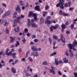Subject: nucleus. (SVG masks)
<instances>
[{
  "mask_svg": "<svg viewBox=\"0 0 77 77\" xmlns=\"http://www.w3.org/2000/svg\"><path fill=\"white\" fill-rule=\"evenodd\" d=\"M36 35H33L32 36V39H33V38H36Z\"/></svg>",
  "mask_w": 77,
  "mask_h": 77,
  "instance_id": "nucleus-47",
  "label": "nucleus"
},
{
  "mask_svg": "<svg viewBox=\"0 0 77 77\" xmlns=\"http://www.w3.org/2000/svg\"><path fill=\"white\" fill-rule=\"evenodd\" d=\"M7 17V16L5 14H5H4L2 15V18H4L5 17Z\"/></svg>",
  "mask_w": 77,
  "mask_h": 77,
  "instance_id": "nucleus-45",
  "label": "nucleus"
},
{
  "mask_svg": "<svg viewBox=\"0 0 77 77\" xmlns=\"http://www.w3.org/2000/svg\"><path fill=\"white\" fill-rule=\"evenodd\" d=\"M33 12L32 11H30L29 12V15H28V17H31L33 15Z\"/></svg>",
  "mask_w": 77,
  "mask_h": 77,
  "instance_id": "nucleus-15",
  "label": "nucleus"
},
{
  "mask_svg": "<svg viewBox=\"0 0 77 77\" xmlns=\"http://www.w3.org/2000/svg\"><path fill=\"white\" fill-rule=\"evenodd\" d=\"M49 41L50 42V44H51V43H52V40L50 38H49Z\"/></svg>",
  "mask_w": 77,
  "mask_h": 77,
  "instance_id": "nucleus-41",
  "label": "nucleus"
},
{
  "mask_svg": "<svg viewBox=\"0 0 77 77\" xmlns=\"http://www.w3.org/2000/svg\"><path fill=\"white\" fill-rule=\"evenodd\" d=\"M56 42H53V44H54L53 48L54 49H56L57 48V46H56L55 47V45H56Z\"/></svg>",
  "mask_w": 77,
  "mask_h": 77,
  "instance_id": "nucleus-22",
  "label": "nucleus"
},
{
  "mask_svg": "<svg viewBox=\"0 0 77 77\" xmlns=\"http://www.w3.org/2000/svg\"><path fill=\"white\" fill-rule=\"evenodd\" d=\"M24 32H25V33H27V32H28V29L27 28H25L24 29Z\"/></svg>",
  "mask_w": 77,
  "mask_h": 77,
  "instance_id": "nucleus-44",
  "label": "nucleus"
},
{
  "mask_svg": "<svg viewBox=\"0 0 77 77\" xmlns=\"http://www.w3.org/2000/svg\"><path fill=\"white\" fill-rule=\"evenodd\" d=\"M66 57H65L63 59V62L65 63H67V62H68V59L66 60Z\"/></svg>",
  "mask_w": 77,
  "mask_h": 77,
  "instance_id": "nucleus-18",
  "label": "nucleus"
},
{
  "mask_svg": "<svg viewBox=\"0 0 77 77\" xmlns=\"http://www.w3.org/2000/svg\"><path fill=\"white\" fill-rule=\"evenodd\" d=\"M74 9V8H70L69 9V11H72Z\"/></svg>",
  "mask_w": 77,
  "mask_h": 77,
  "instance_id": "nucleus-60",
  "label": "nucleus"
},
{
  "mask_svg": "<svg viewBox=\"0 0 77 77\" xmlns=\"http://www.w3.org/2000/svg\"><path fill=\"white\" fill-rule=\"evenodd\" d=\"M17 24L16 23H14V24H13V27H15L16 25Z\"/></svg>",
  "mask_w": 77,
  "mask_h": 77,
  "instance_id": "nucleus-57",
  "label": "nucleus"
},
{
  "mask_svg": "<svg viewBox=\"0 0 77 77\" xmlns=\"http://www.w3.org/2000/svg\"><path fill=\"white\" fill-rule=\"evenodd\" d=\"M65 54L67 56H69V54H68V53L67 51H66L65 52Z\"/></svg>",
  "mask_w": 77,
  "mask_h": 77,
  "instance_id": "nucleus-37",
  "label": "nucleus"
},
{
  "mask_svg": "<svg viewBox=\"0 0 77 77\" xmlns=\"http://www.w3.org/2000/svg\"><path fill=\"white\" fill-rule=\"evenodd\" d=\"M45 23L48 26H49L50 24H51V20H46Z\"/></svg>",
  "mask_w": 77,
  "mask_h": 77,
  "instance_id": "nucleus-17",
  "label": "nucleus"
},
{
  "mask_svg": "<svg viewBox=\"0 0 77 77\" xmlns=\"http://www.w3.org/2000/svg\"><path fill=\"white\" fill-rule=\"evenodd\" d=\"M61 39H63V34L61 35Z\"/></svg>",
  "mask_w": 77,
  "mask_h": 77,
  "instance_id": "nucleus-63",
  "label": "nucleus"
},
{
  "mask_svg": "<svg viewBox=\"0 0 77 77\" xmlns=\"http://www.w3.org/2000/svg\"><path fill=\"white\" fill-rule=\"evenodd\" d=\"M22 61H23L24 62H26V58L24 57L22 58L21 59Z\"/></svg>",
  "mask_w": 77,
  "mask_h": 77,
  "instance_id": "nucleus-43",
  "label": "nucleus"
},
{
  "mask_svg": "<svg viewBox=\"0 0 77 77\" xmlns=\"http://www.w3.org/2000/svg\"><path fill=\"white\" fill-rule=\"evenodd\" d=\"M65 38H64V39H61L62 42L63 43H65L66 41H65Z\"/></svg>",
  "mask_w": 77,
  "mask_h": 77,
  "instance_id": "nucleus-39",
  "label": "nucleus"
},
{
  "mask_svg": "<svg viewBox=\"0 0 77 77\" xmlns=\"http://www.w3.org/2000/svg\"><path fill=\"white\" fill-rule=\"evenodd\" d=\"M28 6H29V3H28V2H27L26 4V5L25 6V7L26 8H27Z\"/></svg>",
  "mask_w": 77,
  "mask_h": 77,
  "instance_id": "nucleus-55",
  "label": "nucleus"
},
{
  "mask_svg": "<svg viewBox=\"0 0 77 77\" xmlns=\"http://www.w3.org/2000/svg\"><path fill=\"white\" fill-rule=\"evenodd\" d=\"M74 26V24H71L70 26V29H73Z\"/></svg>",
  "mask_w": 77,
  "mask_h": 77,
  "instance_id": "nucleus-29",
  "label": "nucleus"
},
{
  "mask_svg": "<svg viewBox=\"0 0 77 77\" xmlns=\"http://www.w3.org/2000/svg\"><path fill=\"white\" fill-rule=\"evenodd\" d=\"M55 63L56 65H58L59 64V62L58 61V59H56L55 61Z\"/></svg>",
  "mask_w": 77,
  "mask_h": 77,
  "instance_id": "nucleus-26",
  "label": "nucleus"
},
{
  "mask_svg": "<svg viewBox=\"0 0 77 77\" xmlns=\"http://www.w3.org/2000/svg\"><path fill=\"white\" fill-rule=\"evenodd\" d=\"M58 74H59V75H62V73H61V72L60 71H59Z\"/></svg>",
  "mask_w": 77,
  "mask_h": 77,
  "instance_id": "nucleus-62",
  "label": "nucleus"
},
{
  "mask_svg": "<svg viewBox=\"0 0 77 77\" xmlns=\"http://www.w3.org/2000/svg\"><path fill=\"white\" fill-rule=\"evenodd\" d=\"M50 68H51V69H50V72L52 73L54 75L56 74V72L54 71L55 68L54 67H51Z\"/></svg>",
  "mask_w": 77,
  "mask_h": 77,
  "instance_id": "nucleus-3",
  "label": "nucleus"
},
{
  "mask_svg": "<svg viewBox=\"0 0 77 77\" xmlns=\"http://www.w3.org/2000/svg\"><path fill=\"white\" fill-rule=\"evenodd\" d=\"M72 24H73V25H74V24H77V23L75 21H74V20H73V21Z\"/></svg>",
  "mask_w": 77,
  "mask_h": 77,
  "instance_id": "nucleus-54",
  "label": "nucleus"
},
{
  "mask_svg": "<svg viewBox=\"0 0 77 77\" xmlns=\"http://www.w3.org/2000/svg\"><path fill=\"white\" fill-rule=\"evenodd\" d=\"M61 27L62 29H65L66 28V25L63 23L61 25Z\"/></svg>",
  "mask_w": 77,
  "mask_h": 77,
  "instance_id": "nucleus-23",
  "label": "nucleus"
},
{
  "mask_svg": "<svg viewBox=\"0 0 77 77\" xmlns=\"http://www.w3.org/2000/svg\"><path fill=\"white\" fill-rule=\"evenodd\" d=\"M31 56H35V57H37L39 56V54H38V52H32L31 53Z\"/></svg>",
  "mask_w": 77,
  "mask_h": 77,
  "instance_id": "nucleus-7",
  "label": "nucleus"
},
{
  "mask_svg": "<svg viewBox=\"0 0 77 77\" xmlns=\"http://www.w3.org/2000/svg\"><path fill=\"white\" fill-rule=\"evenodd\" d=\"M11 71L13 72V73H16V70L14 68H11Z\"/></svg>",
  "mask_w": 77,
  "mask_h": 77,
  "instance_id": "nucleus-27",
  "label": "nucleus"
},
{
  "mask_svg": "<svg viewBox=\"0 0 77 77\" xmlns=\"http://www.w3.org/2000/svg\"><path fill=\"white\" fill-rule=\"evenodd\" d=\"M49 64V63L46 62V61H44L42 63V65H48Z\"/></svg>",
  "mask_w": 77,
  "mask_h": 77,
  "instance_id": "nucleus-24",
  "label": "nucleus"
},
{
  "mask_svg": "<svg viewBox=\"0 0 77 77\" xmlns=\"http://www.w3.org/2000/svg\"><path fill=\"white\" fill-rule=\"evenodd\" d=\"M18 51H19V53H21V51H22V50H21V48H19V50H18Z\"/></svg>",
  "mask_w": 77,
  "mask_h": 77,
  "instance_id": "nucleus-58",
  "label": "nucleus"
},
{
  "mask_svg": "<svg viewBox=\"0 0 77 77\" xmlns=\"http://www.w3.org/2000/svg\"><path fill=\"white\" fill-rule=\"evenodd\" d=\"M15 9L16 11H17L18 13H21V8L19 5H17V7L15 8Z\"/></svg>",
  "mask_w": 77,
  "mask_h": 77,
  "instance_id": "nucleus-4",
  "label": "nucleus"
},
{
  "mask_svg": "<svg viewBox=\"0 0 77 77\" xmlns=\"http://www.w3.org/2000/svg\"><path fill=\"white\" fill-rule=\"evenodd\" d=\"M35 10H36L37 11H41L40 8H39V6L37 5L34 8Z\"/></svg>",
  "mask_w": 77,
  "mask_h": 77,
  "instance_id": "nucleus-11",
  "label": "nucleus"
},
{
  "mask_svg": "<svg viewBox=\"0 0 77 77\" xmlns=\"http://www.w3.org/2000/svg\"><path fill=\"white\" fill-rule=\"evenodd\" d=\"M58 27L59 25L57 24H55L54 26H52L50 27V31L51 32V33H53V29L56 30V29H57V28H58Z\"/></svg>",
  "mask_w": 77,
  "mask_h": 77,
  "instance_id": "nucleus-2",
  "label": "nucleus"
},
{
  "mask_svg": "<svg viewBox=\"0 0 77 77\" xmlns=\"http://www.w3.org/2000/svg\"><path fill=\"white\" fill-rule=\"evenodd\" d=\"M17 15V11H15L14 13V15Z\"/></svg>",
  "mask_w": 77,
  "mask_h": 77,
  "instance_id": "nucleus-61",
  "label": "nucleus"
},
{
  "mask_svg": "<svg viewBox=\"0 0 77 77\" xmlns=\"http://www.w3.org/2000/svg\"><path fill=\"white\" fill-rule=\"evenodd\" d=\"M28 59L30 61V62H33V59L30 57H29L28 58Z\"/></svg>",
  "mask_w": 77,
  "mask_h": 77,
  "instance_id": "nucleus-35",
  "label": "nucleus"
},
{
  "mask_svg": "<svg viewBox=\"0 0 77 77\" xmlns=\"http://www.w3.org/2000/svg\"><path fill=\"white\" fill-rule=\"evenodd\" d=\"M21 19V17H17V20H15L14 21V22L15 23H20V24H21V21L20 20Z\"/></svg>",
  "mask_w": 77,
  "mask_h": 77,
  "instance_id": "nucleus-9",
  "label": "nucleus"
},
{
  "mask_svg": "<svg viewBox=\"0 0 77 77\" xmlns=\"http://www.w3.org/2000/svg\"><path fill=\"white\" fill-rule=\"evenodd\" d=\"M40 20L41 21H42L41 22H40L41 23V24L42 23V22H43L44 21V18H43L42 17H40Z\"/></svg>",
  "mask_w": 77,
  "mask_h": 77,
  "instance_id": "nucleus-31",
  "label": "nucleus"
},
{
  "mask_svg": "<svg viewBox=\"0 0 77 77\" xmlns=\"http://www.w3.org/2000/svg\"><path fill=\"white\" fill-rule=\"evenodd\" d=\"M70 57H74V54L72 52H71L70 53Z\"/></svg>",
  "mask_w": 77,
  "mask_h": 77,
  "instance_id": "nucleus-32",
  "label": "nucleus"
},
{
  "mask_svg": "<svg viewBox=\"0 0 77 77\" xmlns=\"http://www.w3.org/2000/svg\"><path fill=\"white\" fill-rule=\"evenodd\" d=\"M31 23H33V22H35V20H34V19H31Z\"/></svg>",
  "mask_w": 77,
  "mask_h": 77,
  "instance_id": "nucleus-64",
  "label": "nucleus"
},
{
  "mask_svg": "<svg viewBox=\"0 0 77 77\" xmlns=\"http://www.w3.org/2000/svg\"><path fill=\"white\" fill-rule=\"evenodd\" d=\"M41 48H37L36 51H41Z\"/></svg>",
  "mask_w": 77,
  "mask_h": 77,
  "instance_id": "nucleus-48",
  "label": "nucleus"
},
{
  "mask_svg": "<svg viewBox=\"0 0 77 77\" xmlns=\"http://www.w3.org/2000/svg\"><path fill=\"white\" fill-rule=\"evenodd\" d=\"M4 23H5L4 26H8V24H9V22H7V20H5Z\"/></svg>",
  "mask_w": 77,
  "mask_h": 77,
  "instance_id": "nucleus-25",
  "label": "nucleus"
},
{
  "mask_svg": "<svg viewBox=\"0 0 77 77\" xmlns=\"http://www.w3.org/2000/svg\"><path fill=\"white\" fill-rule=\"evenodd\" d=\"M14 62L13 59H10L9 61V63H11V62Z\"/></svg>",
  "mask_w": 77,
  "mask_h": 77,
  "instance_id": "nucleus-40",
  "label": "nucleus"
},
{
  "mask_svg": "<svg viewBox=\"0 0 77 77\" xmlns=\"http://www.w3.org/2000/svg\"><path fill=\"white\" fill-rule=\"evenodd\" d=\"M56 52H54L53 53V54H51L50 56L51 57V56H53L54 55H56Z\"/></svg>",
  "mask_w": 77,
  "mask_h": 77,
  "instance_id": "nucleus-30",
  "label": "nucleus"
},
{
  "mask_svg": "<svg viewBox=\"0 0 77 77\" xmlns=\"http://www.w3.org/2000/svg\"><path fill=\"white\" fill-rule=\"evenodd\" d=\"M53 39L57 40V39H58V37H57V36L55 35H53Z\"/></svg>",
  "mask_w": 77,
  "mask_h": 77,
  "instance_id": "nucleus-28",
  "label": "nucleus"
},
{
  "mask_svg": "<svg viewBox=\"0 0 77 77\" xmlns=\"http://www.w3.org/2000/svg\"><path fill=\"white\" fill-rule=\"evenodd\" d=\"M30 25L32 26V27H38V25L36 24L35 23H32L30 24Z\"/></svg>",
  "mask_w": 77,
  "mask_h": 77,
  "instance_id": "nucleus-14",
  "label": "nucleus"
},
{
  "mask_svg": "<svg viewBox=\"0 0 77 77\" xmlns=\"http://www.w3.org/2000/svg\"><path fill=\"white\" fill-rule=\"evenodd\" d=\"M50 18H51V16H48L46 19V20H50Z\"/></svg>",
  "mask_w": 77,
  "mask_h": 77,
  "instance_id": "nucleus-38",
  "label": "nucleus"
},
{
  "mask_svg": "<svg viewBox=\"0 0 77 77\" xmlns=\"http://www.w3.org/2000/svg\"><path fill=\"white\" fill-rule=\"evenodd\" d=\"M37 48L34 46H33L31 47V50L33 51H36Z\"/></svg>",
  "mask_w": 77,
  "mask_h": 77,
  "instance_id": "nucleus-12",
  "label": "nucleus"
},
{
  "mask_svg": "<svg viewBox=\"0 0 77 77\" xmlns=\"http://www.w3.org/2000/svg\"><path fill=\"white\" fill-rule=\"evenodd\" d=\"M19 61H18V60L17 59L16 60V61L15 62V64H17V63H18V62Z\"/></svg>",
  "mask_w": 77,
  "mask_h": 77,
  "instance_id": "nucleus-53",
  "label": "nucleus"
},
{
  "mask_svg": "<svg viewBox=\"0 0 77 77\" xmlns=\"http://www.w3.org/2000/svg\"><path fill=\"white\" fill-rule=\"evenodd\" d=\"M20 30V27L18 26L17 27V28H15L14 29V31L15 32V33H18Z\"/></svg>",
  "mask_w": 77,
  "mask_h": 77,
  "instance_id": "nucleus-10",
  "label": "nucleus"
},
{
  "mask_svg": "<svg viewBox=\"0 0 77 77\" xmlns=\"http://www.w3.org/2000/svg\"><path fill=\"white\" fill-rule=\"evenodd\" d=\"M16 53H13L11 54V56H13V59H15L16 58Z\"/></svg>",
  "mask_w": 77,
  "mask_h": 77,
  "instance_id": "nucleus-20",
  "label": "nucleus"
},
{
  "mask_svg": "<svg viewBox=\"0 0 77 77\" xmlns=\"http://www.w3.org/2000/svg\"><path fill=\"white\" fill-rule=\"evenodd\" d=\"M32 16V17H34V19L35 20V21H38V19L37 18V14H36L33 13Z\"/></svg>",
  "mask_w": 77,
  "mask_h": 77,
  "instance_id": "nucleus-8",
  "label": "nucleus"
},
{
  "mask_svg": "<svg viewBox=\"0 0 77 77\" xmlns=\"http://www.w3.org/2000/svg\"><path fill=\"white\" fill-rule=\"evenodd\" d=\"M26 76H30V74H29V73H28L27 72H26Z\"/></svg>",
  "mask_w": 77,
  "mask_h": 77,
  "instance_id": "nucleus-46",
  "label": "nucleus"
},
{
  "mask_svg": "<svg viewBox=\"0 0 77 77\" xmlns=\"http://www.w3.org/2000/svg\"><path fill=\"white\" fill-rule=\"evenodd\" d=\"M22 42H23L24 43L26 42V38H24L23 40H22Z\"/></svg>",
  "mask_w": 77,
  "mask_h": 77,
  "instance_id": "nucleus-50",
  "label": "nucleus"
},
{
  "mask_svg": "<svg viewBox=\"0 0 77 77\" xmlns=\"http://www.w3.org/2000/svg\"><path fill=\"white\" fill-rule=\"evenodd\" d=\"M73 75L75 77H77V72H75L73 73Z\"/></svg>",
  "mask_w": 77,
  "mask_h": 77,
  "instance_id": "nucleus-42",
  "label": "nucleus"
},
{
  "mask_svg": "<svg viewBox=\"0 0 77 77\" xmlns=\"http://www.w3.org/2000/svg\"><path fill=\"white\" fill-rule=\"evenodd\" d=\"M23 3V1L20 2H19L20 5H21V6H23V5H24V4Z\"/></svg>",
  "mask_w": 77,
  "mask_h": 77,
  "instance_id": "nucleus-36",
  "label": "nucleus"
},
{
  "mask_svg": "<svg viewBox=\"0 0 77 77\" xmlns=\"http://www.w3.org/2000/svg\"><path fill=\"white\" fill-rule=\"evenodd\" d=\"M67 45L69 46V49H71V50H72L73 48L74 47L73 45H72V44H68Z\"/></svg>",
  "mask_w": 77,
  "mask_h": 77,
  "instance_id": "nucleus-13",
  "label": "nucleus"
},
{
  "mask_svg": "<svg viewBox=\"0 0 77 77\" xmlns=\"http://www.w3.org/2000/svg\"><path fill=\"white\" fill-rule=\"evenodd\" d=\"M26 35H27V37H29L30 36V33H29V32H28L26 34Z\"/></svg>",
  "mask_w": 77,
  "mask_h": 77,
  "instance_id": "nucleus-49",
  "label": "nucleus"
},
{
  "mask_svg": "<svg viewBox=\"0 0 77 77\" xmlns=\"http://www.w3.org/2000/svg\"><path fill=\"white\" fill-rule=\"evenodd\" d=\"M59 13L60 14V15H63V17H65V16H66V17H68L69 14L67 13H65L64 12H63L62 10H60L59 12Z\"/></svg>",
  "mask_w": 77,
  "mask_h": 77,
  "instance_id": "nucleus-5",
  "label": "nucleus"
},
{
  "mask_svg": "<svg viewBox=\"0 0 77 77\" xmlns=\"http://www.w3.org/2000/svg\"><path fill=\"white\" fill-rule=\"evenodd\" d=\"M9 51V48H8L7 49L6 51H5V55H8V56H9L10 55L12 54V51H10L8 53V51Z\"/></svg>",
  "mask_w": 77,
  "mask_h": 77,
  "instance_id": "nucleus-6",
  "label": "nucleus"
},
{
  "mask_svg": "<svg viewBox=\"0 0 77 77\" xmlns=\"http://www.w3.org/2000/svg\"><path fill=\"white\" fill-rule=\"evenodd\" d=\"M49 8H50V7L48 5H47L45 7V9L47 11L48 9H49Z\"/></svg>",
  "mask_w": 77,
  "mask_h": 77,
  "instance_id": "nucleus-34",
  "label": "nucleus"
},
{
  "mask_svg": "<svg viewBox=\"0 0 77 77\" xmlns=\"http://www.w3.org/2000/svg\"><path fill=\"white\" fill-rule=\"evenodd\" d=\"M10 41L11 43H12V42H14V40H15V38L12 37H10Z\"/></svg>",
  "mask_w": 77,
  "mask_h": 77,
  "instance_id": "nucleus-16",
  "label": "nucleus"
},
{
  "mask_svg": "<svg viewBox=\"0 0 77 77\" xmlns=\"http://www.w3.org/2000/svg\"><path fill=\"white\" fill-rule=\"evenodd\" d=\"M24 18V16L21 15L20 16V18Z\"/></svg>",
  "mask_w": 77,
  "mask_h": 77,
  "instance_id": "nucleus-56",
  "label": "nucleus"
},
{
  "mask_svg": "<svg viewBox=\"0 0 77 77\" xmlns=\"http://www.w3.org/2000/svg\"><path fill=\"white\" fill-rule=\"evenodd\" d=\"M5 61H4V60H2L1 61V63H3V64H4L5 63Z\"/></svg>",
  "mask_w": 77,
  "mask_h": 77,
  "instance_id": "nucleus-52",
  "label": "nucleus"
},
{
  "mask_svg": "<svg viewBox=\"0 0 77 77\" xmlns=\"http://www.w3.org/2000/svg\"><path fill=\"white\" fill-rule=\"evenodd\" d=\"M27 21H28V24H30V23H31V21H30V19H27Z\"/></svg>",
  "mask_w": 77,
  "mask_h": 77,
  "instance_id": "nucleus-59",
  "label": "nucleus"
},
{
  "mask_svg": "<svg viewBox=\"0 0 77 77\" xmlns=\"http://www.w3.org/2000/svg\"><path fill=\"white\" fill-rule=\"evenodd\" d=\"M2 5L3 6H4V7H5V8H6V5L4 3H3L2 4Z\"/></svg>",
  "mask_w": 77,
  "mask_h": 77,
  "instance_id": "nucleus-51",
  "label": "nucleus"
},
{
  "mask_svg": "<svg viewBox=\"0 0 77 77\" xmlns=\"http://www.w3.org/2000/svg\"><path fill=\"white\" fill-rule=\"evenodd\" d=\"M77 45V41H76L75 40H74V42H73V44H72V45L73 46H76Z\"/></svg>",
  "mask_w": 77,
  "mask_h": 77,
  "instance_id": "nucleus-21",
  "label": "nucleus"
},
{
  "mask_svg": "<svg viewBox=\"0 0 77 77\" xmlns=\"http://www.w3.org/2000/svg\"><path fill=\"white\" fill-rule=\"evenodd\" d=\"M59 2L56 5V6L57 8L60 7V8L62 9H64V6L65 8H67L68 6L70 7L71 5V1H69L68 3H66L64 4L65 0H59ZM63 5H64V6H63Z\"/></svg>",
  "mask_w": 77,
  "mask_h": 77,
  "instance_id": "nucleus-1",
  "label": "nucleus"
},
{
  "mask_svg": "<svg viewBox=\"0 0 77 77\" xmlns=\"http://www.w3.org/2000/svg\"><path fill=\"white\" fill-rule=\"evenodd\" d=\"M5 30H6V31L7 32L6 33H7V34H9V30H8V28H6L5 29Z\"/></svg>",
  "mask_w": 77,
  "mask_h": 77,
  "instance_id": "nucleus-33",
  "label": "nucleus"
},
{
  "mask_svg": "<svg viewBox=\"0 0 77 77\" xmlns=\"http://www.w3.org/2000/svg\"><path fill=\"white\" fill-rule=\"evenodd\" d=\"M11 13V11H8L5 13V14L6 15V16H9L10 14Z\"/></svg>",
  "mask_w": 77,
  "mask_h": 77,
  "instance_id": "nucleus-19",
  "label": "nucleus"
}]
</instances>
